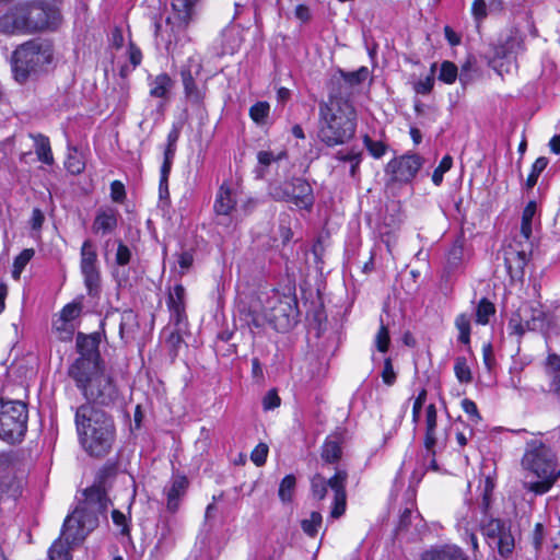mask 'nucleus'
<instances>
[{"label":"nucleus","instance_id":"obj_1","mask_svg":"<svg viewBox=\"0 0 560 560\" xmlns=\"http://www.w3.org/2000/svg\"><path fill=\"white\" fill-rule=\"evenodd\" d=\"M77 348L80 357L69 368V376L89 401L103 406L114 402L118 395L117 388L100 364L96 339L80 334Z\"/></svg>","mask_w":560,"mask_h":560},{"label":"nucleus","instance_id":"obj_2","mask_svg":"<svg viewBox=\"0 0 560 560\" xmlns=\"http://www.w3.org/2000/svg\"><path fill=\"white\" fill-rule=\"evenodd\" d=\"M75 427L82 447L92 456L107 454L115 440V424L109 415L92 404L75 411Z\"/></svg>","mask_w":560,"mask_h":560},{"label":"nucleus","instance_id":"obj_3","mask_svg":"<svg viewBox=\"0 0 560 560\" xmlns=\"http://www.w3.org/2000/svg\"><path fill=\"white\" fill-rule=\"evenodd\" d=\"M357 115L352 104L338 96L319 104L318 139L328 147L346 143L355 132Z\"/></svg>","mask_w":560,"mask_h":560},{"label":"nucleus","instance_id":"obj_4","mask_svg":"<svg viewBox=\"0 0 560 560\" xmlns=\"http://www.w3.org/2000/svg\"><path fill=\"white\" fill-rule=\"evenodd\" d=\"M290 310L287 298L276 290H269L259 292L248 307L242 308L240 313L249 328H262L270 324L277 330H284L291 326Z\"/></svg>","mask_w":560,"mask_h":560},{"label":"nucleus","instance_id":"obj_5","mask_svg":"<svg viewBox=\"0 0 560 560\" xmlns=\"http://www.w3.org/2000/svg\"><path fill=\"white\" fill-rule=\"evenodd\" d=\"M199 0H172V11L165 20V24H155V36L166 51L180 55L184 47L191 42L188 26L197 14Z\"/></svg>","mask_w":560,"mask_h":560},{"label":"nucleus","instance_id":"obj_6","mask_svg":"<svg viewBox=\"0 0 560 560\" xmlns=\"http://www.w3.org/2000/svg\"><path fill=\"white\" fill-rule=\"evenodd\" d=\"M522 464L526 470L539 479L524 481V487L536 494L548 492L560 477V468L556 464L553 452L540 441H532L527 444Z\"/></svg>","mask_w":560,"mask_h":560},{"label":"nucleus","instance_id":"obj_7","mask_svg":"<svg viewBox=\"0 0 560 560\" xmlns=\"http://www.w3.org/2000/svg\"><path fill=\"white\" fill-rule=\"evenodd\" d=\"M52 61L51 45L42 40H30L19 46L12 56V69L19 83L37 77Z\"/></svg>","mask_w":560,"mask_h":560},{"label":"nucleus","instance_id":"obj_8","mask_svg":"<svg viewBox=\"0 0 560 560\" xmlns=\"http://www.w3.org/2000/svg\"><path fill=\"white\" fill-rule=\"evenodd\" d=\"M86 505L78 506L63 523V535L73 542H81L98 523L92 505L98 503V509L105 510L107 500L100 487H92L85 491Z\"/></svg>","mask_w":560,"mask_h":560},{"label":"nucleus","instance_id":"obj_9","mask_svg":"<svg viewBox=\"0 0 560 560\" xmlns=\"http://www.w3.org/2000/svg\"><path fill=\"white\" fill-rule=\"evenodd\" d=\"M348 475L345 470H337L336 474L325 479L322 475H315L311 479L312 495L316 500H324L327 494V489L330 488L334 492V501L330 510L331 518H339L346 513L347 509V485Z\"/></svg>","mask_w":560,"mask_h":560},{"label":"nucleus","instance_id":"obj_10","mask_svg":"<svg viewBox=\"0 0 560 560\" xmlns=\"http://www.w3.org/2000/svg\"><path fill=\"white\" fill-rule=\"evenodd\" d=\"M27 409L21 401H5L0 404V438L14 443L20 441L26 432Z\"/></svg>","mask_w":560,"mask_h":560},{"label":"nucleus","instance_id":"obj_11","mask_svg":"<svg viewBox=\"0 0 560 560\" xmlns=\"http://www.w3.org/2000/svg\"><path fill=\"white\" fill-rule=\"evenodd\" d=\"M270 195L276 200L291 202L300 209H311L314 203L313 189L311 185L302 178H295L282 185H271Z\"/></svg>","mask_w":560,"mask_h":560},{"label":"nucleus","instance_id":"obj_12","mask_svg":"<svg viewBox=\"0 0 560 560\" xmlns=\"http://www.w3.org/2000/svg\"><path fill=\"white\" fill-rule=\"evenodd\" d=\"M96 261L97 254L94 245L91 241H85L81 247V271L90 293L97 290L100 284V272Z\"/></svg>","mask_w":560,"mask_h":560},{"label":"nucleus","instance_id":"obj_13","mask_svg":"<svg viewBox=\"0 0 560 560\" xmlns=\"http://www.w3.org/2000/svg\"><path fill=\"white\" fill-rule=\"evenodd\" d=\"M421 166L422 159L417 154H410L390 161L387 170L395 180L407 183L416 176Z\"/></svg>","mask_w":560,"mask_h":560},{"label":"nucleus","instance_id":"obj_14","mask_svg":"<svg viewBox=\"0 0 560 560\" xmlns=\"http://www.w3.org/2000/svg\"><path fill=\"white\" fill-rule=\"evenodd\" d=\"M25 10V21L28 32H35L46 28L50 25V18L55 15V11L47 9L42 4H22Z\"/></svg>","mask_w":560,"mask_h":560},{"label":"nucleus","instance_id":"obj_15","mask_svg":"<svg viewBox=\"0 0 560 560\" xmlns=\"http://www.w3.org/2000/svg\"><path fill=\"white\" fill-rule=\"evenodd\" d=\"M23 32H28V30L25 10L22 4H19L0 16V33L12 35Z\"/></svg>","mask_w":560,"mask_h":560},{"label":"nucleus","instance_id":"obj_16","mask_svg":"<svg viewBox=\"0 0 560 560\" xmlns=\"http://www.w3.org/2000/svg\"><path fill=\"white\" fill-rule=\"evenodd\" d=\"M118 211L114 208L100 209L95 215L92 224V230L95 234H108L117 228Z\"/></svg>","mask_w":560,"mask_h":560},{"label":"nucleus","instance_id":"obj_17","mask_svg":"<svg viewBox=\"0 0 560 560\" xmlns=\"http://www.w3.org/2000/svg\"><path fill=\"white\" fill-rule=\"evenodd\" d=\"M235 205L236 199L233 189L228 184H222L215 197L214 211L221 215H229Z\"/></svg>","mask_w":560,"mask_h":560},{"label":"nucleus","instance_id":"obj_18","mask_svg":"<svg viewBox=\"0 0 560 560\" xmlns=\"http://www.w3.org/2000/svg\"><path fill=\"white\" fill-rule=\"evenodd\" d=\"M188 487V480L184 476L175 477L171 486L166 489L167 509L175 512L179 505V499L185 494Z\"/></svg>","mask_w":560,"mask_h":560},{"label":"nucleus","instance_id":"obj_19","mask_svg":"<svg viewBox=\"0 0 560 560\" xmlns=\"http://www.w3.org/2000/svg\"><path fill=\"white\" fill-rule=\"evenodd\" d=\"M182 80L186 97L194 103H200L205 97V89L197 86L191 67L183 68Z\"/></svg>","mask_w":560,"mask_h":560},{"label":"nucleus","instance_id":"obj_20","mask_svg":"<svg viewBox=\"0 0 560 560\" xmlns=\"http://www.w3.org/2000/svg\"><path fill=\"white\" fill-rule=\"evenodd\" d=\"M167 306L179 323L185 315V288L176 284L168 295Z\"/></svg>","mask_w":560,"mask_h":560},{"label":"nucleus","instance_id":"obj_21","mask_svg":"<svg viewBox=\"0 0 560 560\" xmlns=\"http://www.w3.org/2000/svg\"><path fill=\"white\" fill-rule=\"evenodd\" d=\"M422 560H468L467 556L457 546H445L441 549L427 552Z\"/></svg>","mask_w":560,"mask_h":560},{"label":"nucleus","instance_id":"obj_22","mask_svg":"<svg viewBox=\"0 0 560 560\" xmlns=\"http://www.w3.org/2000/svg\"><path fill=\"white\" fill-rule=\"evenodd\" d=\"M174 82L166 73H161L150 81V95L152 97L165 98L173 89Z\"/></svg>","mask_w":560,"mask_h":560},{"label":"nucleus","instance_id":"obj_23","mask_svg":"<svg viewBox=\"0 0 560 560\" xmlns=\"http://www.w3.org/2000/svg\"><path fill=\"white\" fill-rule=\"evenodd\" d=\"M77 544L78 542H73L71 539H68L62 532L61 536L49 548V558L51 560H70L71 545Z\"/></svg>","mask_w":560,"mask_h":560},{"label":"nucleus","instance_id":"obj_24","mask_svg":"<svg viewBox=\"0 0 560 560\" xmlns=\"http://www.w3.org/2000/svg\"><path fill=\"white\" fill-rule=\"evenodd\" d=\"M546 372L550 378V389L560 394V357L549 354L546 362Z\"/></svg>","mask_w":560,"mask_h":560},{"label":"nucleus","instance_id":"obj_25","mask_svg":"<svg viewBox=\"0 0 560 560\" xmlns=\"http://www.w3.org/2000/svg\"><path fill=\"white\" fill-rule=\"evenodd\" d=\"M138 328L137 315L131 311H124L120 315L119 323V335L122 339L133 338V335Z\"/></svg>","mask_w":560,"mask_h":560},{"label":"nucleus","instance_id":"obj_26","mask_svg":"<svg viewBox=\"0 0 560 560\" xmlns=\"http://www.w3.org/2000/svg\"><path fill=\"white\" fill-rule=\"evenodd\" d=\"M176 152V145L166 144L164 151V161L161 166V177H160V194L163 195V191L167 194V180L168 175L172 168L173 160Z\"/></svg>","mask_w":560,"mask_h":560},{"label":"nucleus","instance_id":"obj_27","mask_svg":"<svg viewBox=\"0 0 560 560\" xmlns=\"http://www.w3.org/2000/svg\"><path fill=\"white\" fill-rule=\"evenodd\" d=\"M425 447L432 448L435 444V430H436V408L433 404L429 405L425 410Z\"/></svg>","mask_w":560,"mask_h":560},{"label":"nucleus","instance_id":"obj_28","mask_svg":"<svg viewBox=\"0 0 560 560\" xmlns=\"http://www.w3.org/2000/svg\"><path fill=\"white\" fill-rule=\"evenodd\" d=\"M322 457L327 463H335L341 457V446L338 436H329L322 448Z\"/></svg>","mask_w":560,"mask_h":560},{"label":"nucleus","instance_id":"obj_29","mask_svg":"<svg viewBox=\"0 0 560 560\" xmlns=\"http://www.w3.org/2000/svg\"><path fill=\"white\" fill-rule=\"evenodd\" d=\"M65 167L73 175L80 174L85 168V161L83 153L75 148L69 149L67 159L65 161Z\"/></svg>","mask_w":560,"mask_h":560},{"label":"nucleus","instance_id":"obj_30","mask_svg":"<svg viewBox=\"0 0 560 560\" xmlns=\"http://www.w3.org/2000/svg\"><path fill=\"white\" fill-rule=\"evenodd\" d=\"M536 210H537V205L535 201H529L523 210L521 233L526 240H529L532 236L533 219L535 217Z\"/></svg>","mask_w":560,"mask_h":560},{"label":"nucleus","instance_id":"obj_31","mask_svg":"<svg viewBox=\"0 0 560 560\" xmlns=\"http://www.w3.org/2000/svg\"><path fill=\"white\" fill-rule=\"evenodd\" d=\"M285 156V151H279L278 153L272 151H259L257 153V161L259 164V167L257 168V175L262 177L265 175L266 167H268L273 162L284 159Z\"/></svg>","mask_w":560,"mask_h":560},{"label":"nucleus","instance_id":"obj_32","mask_svg":"<svg viewBox=\"0 0 560 560\" xmlns=\"http://www.w3.org/2000/svg\"><path fill=\"white\" fill-rule=\"evenodd\" d=\"M455 327L458 330V341L468 346L470 343L471 318L468 314H459L455 318Z\"/></svg>","mask_w":560,"mask_h":560},{"label":"nucleus","instance_id":"obj_33","mask_svg":"<svg viewBox=\"0 0 560 560\" xmlns=\"http://www.w3.org/2000/svg\"><path fill=\"white\" fill-rule=\"evenodd\" d=\"M495 314V307L487 299H481L476 307V323L479 325H487L490 317Z\"/></svg>","mask_w":560,"mask_h":560},{"label":"nucleus","instance_id":"obj_34","mask_svg":"<svg viewBox=\"0 0 560 560\" xmlns=\"http://www.w3.org/2000/svg\"><path fill=\"white\" fill-rule=\"evenodd\" d=\"M495 541L498 546V551L502 557H508L512 553L515 546V540L514 536L511 533L510 526H508L506 529L503 530V533H501V535L495 539Z\"/></svg>","mask_w":560,"mask_h":560},{"label":"nucleus","instance_id":"obj_35","mask_svg":"<svg viewBox=\"0 0 560 560\" xmlns=\"http://www.w3.org/2000/svg\"><path fill=\"white\" fill-rule=\"evenodd\" d=\"M323 523V516L319 512H312L310 517L301 521L302 530L310 537H315Z\"/></svg>","mask_w":560,"mask_h":560},{"label":"nucleus","instance_id":"obj_36","mask_svg":"<svg viewBox=\"0 0 560 560\" xmlns=\"http://www.w3.org/2000/svg\"><path fill=\"white\" fill-rule=\"evenodd\" d=\"M505 265L509 270L523 269L527 261V255L524 250H512L508 249L505 252Z\"/></svg>","mask_w":560,"mask_h":560},{"label":"nucleus","instance_id":"obj_37","mask_svg":"<svg viewBox=\"0 0 560 560\" xmlns=\"http://www.w3.org/2000/svg\"><path fill=\"white\" fill-rule=\"evenodd\" d=\"M295 483L296 480L293 475H287L280 482L278 494L283 503L292 501Z\"/></svg>","mask_w":560,"mask_h":560},{"label":"nucleus","instance_id":"obj_38","mask_svg":"<svg viewBox=\"0 0 560 560\" xmlns=\"http://www.w3.org/2000/svg\"><path fill=\"white\" fill-rule=\"evenodd\" d=\"M34 249L26 248L22 250L20 255L14 259L12 277L15 280L20 279L22 271L24 270L25 266L30 262V260L34 257Z\"/></svg>","mask_w":560,"mask_h":560},{"label":"nucleus","instance_id":"obj_39","mask_svg":"<svg viewBox=\"0 0 560 560\" xmlns=\"http://www.w3.org/2000/svg\"><path fill=\"white\" fill-rule=\"evenodd\" d=\"M269 103L257 102L249 108V116L256 124L264 125L269 116Z\"/></svg>","mask_w":560,"mask_h":560},{"label":"nucleus","instance_id":"obj_40","mask_svg":"<svg viewBox=\"0 0 560 560\" xmlns=\"http://www.w3.org/2000/svg\"><path fill=\"white\" fill-rule=\"evenodd\" d=\"M454 373L458 382L470 383L472 380L470 368L467 364V360L464 357H458L455 360Z\"/></svg>","mask_w":560,"mask_h":560},{"label":"nucleus","instance_id":"obj_41","mask_svg":"<svg viewBox=\"0 0 560 560\" xmlns=\"http://www.w3.org/2000/svg\"><path fill=\"white\" fill-rule=\"evenodd\" d=\"M508 526L509 525L505 522L493 518L483 525L482 532L487 538L495 540Z\"/></svg>","mask_w":560,"mask_h":560},{"label":"nucleus","instance_id":"obj_42","mask_svg":"<svg viewBox=\"0 0 560 560\" xmlns=\"http://www.w3.org/2000/svg\"><path fill=\"white\" fill-rule=\"evenodd\" d=\"M436 69V63H432L430 69V74L427 75L424 79L419 80L418 82L413 83V90L417 94L427 95L431 93L434 86V73Z\"/></svg>","mask_w":560,"mask_h":560},{"label":"nucleus","instance_id":"obj_43","mask_svg":"<svg viewBox=\"0 0 560 560\" xmlns=\"http://www.w3.org/2000/svg\"><path fill=\"white\" fill-rule=\"evenodd\" d=\"M36 154L40 162L48 164V165L54 163L50 144H49V141L47 138L40 137L36 141Z\"/></svg>","mask_w":560,"mask_h":560},{"label":"nucleus","instance_id":"obj_44","mask_svg":"<svg viewBox=\"0 0 560 560\" xmlns=\"http://www.w3.org/2000/svg\"><path fill=\"white\" fill-rule=\"evenodd\" d=\"M547 165H548V159L545 156H540L534 162V164L532 166V171L526 180V187L528 189L533 188L536 185L539 175L547 167Z\"/></svg>","mask_w":560,"mask_h":560},{"label":"nucleus","instance_id":"obj_45","mask_svg":"<svg viewBox=\"0 0 560 560\" xmlns=\"http://www.w3.org/2000/svg\"><path fill=\"white\" fill-rule=\"evenodd\" d=\"M458 75L457 67L451 61H443L441 63L439 80L445 84H452L456 81Z\"/></svg>","mask_w":560,"mask_h":560},{"label":"nucleus","instance_id":"obj_46","mask_svg":"<svg viewBox=\"0 0 560 560\" xmlns=\"http://www.w3.org/2000/svg\"><path fill=\"white\" fill-rule=\"evenodd\" d=\"M82 303L80 301H73L62 307L59 313V317L66 322L74 323V320L81 315Z\"/></svg>","mask_w":560,"mask_h":560},{"label":"nucleus","instance_id":"obj_47","mask_svg":"<svg viewBox=\"0 0 560 560\" xmlns=\"http://www.w3.org/2000/svg\"><path fill=\"white\" fill-rule=\"evenodd\" d=\"M54 329L59 334V338L66 341L71 340L75 330V325L74 323L66 322L65 319L58 317L54 322Z\"/></svg>","mask_w":560,"mask_h":560},{"label":"nucleus","instance_id":"obj_48","mask_svg":"<svg viewBox=\"0 0 560 560\" xmlns=\"http://www.w3.org/2000/svg\"><path fill=\"white\" fill-rule=\"evenodd\" d=\"M453 159L445 155L432 174V182L435 186H440L443 182V175L452 168Z\"/></svg>","mask_w":560,"mask_h":560},{"label":"nucleus","instance_id":"obj_49","mask_svg":"<svg viewBox=\"0 0 560 560\" xmlns=\"http://www.w3.org/2000/svg\"><path fill=\"white\" fill-rule=\"evenodd\" d=\"M363 142L370 154L375 159L382 158L386 152V145L382 141H374L369 136H364Z\"/></svg>","mask_w":560,"mask_h":560},{"label":"nucleus","instance_id":"obj_50","mask_svg":"<svg viewBox=\"0 0 560 560\" xmlns=\"http://www.w3.org/2000/svg\"><path fill=\"white\" fill-rule=\"evenodd\" d=\"M390 342L389 332L385 325L381 324L377 334L375 335L374 343L380 352H386Z\"/></svg>","mask_w":560,"mask_h":560},{"label":"nucleus","instance_id":"obj_51","mask_svg":"<svg viewBox=\"0 0 560 560\" xmlns=\"http://www.w3.org/2000/svg\"><path fill=\"white\" fill-rule=\"evenodd\" d=\"M268 455V446L264 443L258 444L250 454V459L256 466H261L266 463Z\"/></svg>","mask_w":560,"mask_h":560},{"label":"nucleus","instance_id":"obj_52","mask_svg":"<svg viewBox=\"0 0 560 560\" xmlns=\"http://www.w3.org/2000/svg\"><path fill=\"white\" fill-rule=\"evenodd\" d=\"M368 75H369L368 69L365 67H362L358 71L343 74V79L348 83L354 85V84H359V83L363 82L368 78Z\"/></svg>","mask_w":560,"mask_h":560},{"label":"nucleus","instance_id":"obj_53","mask_svg":"<svg viewBox=\"0 0 560 560\" xmlns=\"http://www.w3.org/2000/svg\"><path fill=\"white\" fill-rule=\"evenodd\" d=\"M471 14L476 21H482L483 19H486L488 14L486 1L474 0L471 4Z\"/></svg>","mask_w":560,"mask_h":560},{"label":"nucleus","instance_id":"obj_54","mask_svg":"<svg viewBox=\"0 0 560 560\" xmlns=\"http://www.w3.org/2000/svg\"><path fill=\"white\" fill-rule=\"evenodd\" d=\"M425 399H427V390L422 389L419 393L418 397L415 399L413 406H412V421L415 423H418V421L420 419V412L425 402Z\"/></svg>","mask_w":560,"mask_h":560},{"label":"nucleus","instance_id":"obj_55","mask_svg":"<svg viewBox=\"0 0 560 560\" xmlns=\"http://www.w3.org/2000/svg\"><path fill=\"white\" fill-rule=\"evenodd\" d=\"M281 399L275 389H270L262 399V406L265 410H271L279 407Z\"/></svg>","mask_w":560,"mask_h":560},{"label":"nucleus","instance_id":"obj_56","mask_svg":"<svg viewBox=\"0 0 560 560\" xmlns=\"http://www.w3.org/2000/svg\"><path fill=\"white\" fill-rule=\"evenodd\" d=\"M110 197L115 202H122L126 198L125 186L119 180H114L110 184Z\"/></svg>","mask_w":560,"mask_h":560},{"label":"nucleus","instance_id":"obj_57","mask_svg":"<svg viewBox=\"0 0 560 560\" xmlns=\"http://www.w3.org/2000/svg\"><path fill=\"white\" fill-rule=\"evenodd\" d=\"M382 378H383V382L388 386L393 385L396 381V373L394 371V368H393V364H392V361L389 358H387L384 362Z\"/></svg>","mask_w":560,"mask_h":560},{"label":"nucleus","instance_id":"obj_58","mask_svg":"<svg viewBox=\"0 0 560 560\" xmlns=\"http://www.w3.org/2000/svg\"><path fill=\"white\" fill-rule=\"evenodd\" d=\"M463 258V246L462 244H454L448 252L447 262L452 267H456L459 265Z\"/></svg>","mask_w":560,"mask_h":560},{"label":"nucleus","instance_id":"obj_59","mask_svg":"<svg viewBox=\"0 0 560 560\" xmlns=\"http://www.w3.org/2000/svg\"><path fill=\"white\" fill-rule=\"evenodd\" d=\"M130 258H131L130 249L122 243H119L118 247H117V252H116V262L119 266H125L130 261Z\"/></svg>","mask_w":560,"mask_h":560},{"label":"nucleus","instance_id":"obj_60","mask_svg":"<svg viewBox=\"0 0 560 560\" xmlns=\"http://www.w3.org/2000/svg\"><path fill=\"white\" fill-rule=\"evenodd\" d=\"M112 518H113V522L115 525H117L118 527H121V533L122 534H127L128 533V522H127V517L125 516L124 513H121L120 511L118 510H113L112 512Z\"/></svg>","mask_w":560,"mask_h":560},{"label":"nucleus","instance_id":"obj_61","mask_svg":"<svg viewBox=\"0 0 560 560\" xmlns=\"http://www.w3.org/2000/svg\"><path fill=\"white\" fill-rule=\"evenodd\" d=\"M462 408L467 415L471 416L476 421L480 420V415L478 412L477 405L472 400L468 398L463 399Z\"/></svg>","mask_w":560,"mask_h":560},{"label":"nucleus","instance_id":"obj_62","mask_svg":"<svg viewBox=\"0 0 560 560\" xmlns=\"http://www.w3.org/2000/svg\"><path fill=\"white\" fill-rule=\"evenodd\" d=\"M482 357H483V363L488 370H491L494 364V355L492 346L490 343H485L482 346Z\"/></svg>","mask_w":560,"mask_h":560},{"label":"nucleus","instance_id":"obj_63","mask_svg":"<svg viewBox=\"0 0 560 560\" xmlns=\"http://www.w3.org/2000/svg\"><path fill=\"white\" fill-rule=\"evenodd\" d=\"M192 261L194 257L190 253H182L178 257V266L180 268V272L185 273L192 265Z\"/></svg>","mask_w":560,"mask_h":560},{"label":"nucleus","instance_id":"obj_64","mask_svg":"<svg viewBox=\"0 0 560 560\" xmlns=\"http://www.w3.org/2000/svg\"><path fill=\"white\" fill-rule=\"evenodd\" d=\"M192 69V75L198 77L202 70V62L199 57L191 56L187 60V65L184 68H190Z\"/></svg>","mask_w":560,"mask_h":560}]
</instances>
